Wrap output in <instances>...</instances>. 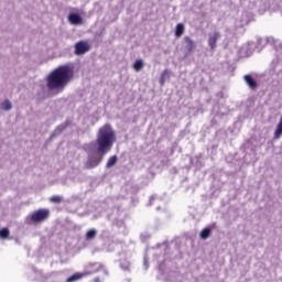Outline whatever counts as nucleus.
Returning a JSON list of instances; mask_svg holds the SVG:
<instances>
[{
  "instance_id": "nucleus-1",
  "label": "nucleus",
  "mask_w": 282,
  "mask_h": 282,
  "mask_svg": "<svg viewBox=\"0 0 282 282\" xmlns=\"http://www.w3.org/2000/svg\"><path fill=\"white\" fill-rule=\"evenodd\" d=\"M116 142V132L109 124L101 127L97 133V139L94 142L84 144L83 149L88 158L85 163V169H96L99 166L105 155L113 149Z\"/></svg>"
},
{
  "instance_id": "nucleus-2",
  "label": "nucleus",
  "mask_w": 282,
  "mask_h": 282,
  "mask_svg": "<svg viewBox=\"0 0 282 282\" xmlns=\"http://www.w3.org/2000/svg\"><path fill=\"white\" fill-rule=\"evenodd\" d=\"M74 78V66L66 64L55 68L47 77L48 91L61 94Z\"/></svg>"
},
{
  "instance_id": "nucleus-3",
  "label": "nucleus",
  "mask_w": 282,
  "mask_h": 282,
  "mask_svg": "<svg viewBox=\"0 0 282 282\" xmlns=\"http://www.w3.org/2000/svg\"><path fill=\"white\" fill-rule=\"evenodd\" d=\"M47 217H50V209H39L31 215V221L39 224L41 221H45Z\"/></svg>"
},
{
  "instance_id": "nucleus-4",
  "label": "nucleus",
  "mask_w": 282,
  "mask_h": 282,
  "mask_svg": "<svg viewBox=\"0 0 282 282\" xmlns=\"http://www.w3.org/2000/svg\"><path fill=\"white\" fill-rule=\"evenodd\" d=\"M89 50H90V46L85 41H80L75 44L76 56H83V54H87V52H89Z\"/></svg>"
},
{
  "instance_id": "nucleus-5",
  "label": "nucleus",
  "mask_w": 282,
  "mask_h": 282,
  "mask_svg": "<svg viewBox=\"0 0 282 282\" xmlns=\"http://www.w3.org/2000/svg\"><path fill=\"white\" fill-rule=\"evenodd\" d=\"M219 39H221V33H219V31H215L208 34L207 43L212 51H215L217 48V41Z\"/></svg>"
},
{
  "instance_id": "nucleus-6",
  "label": "nucleus",
  "mask_w": 282,
  "mask_h": 282,
  "mask_svg": "<svg viewBox=\"0 0 282 282\" xmlns=\"http://www.w3.org/2000/svg\"><path fill=\"white\" fill-rule=\"evenodd\" d=\"M276 45V40L274 37H258L256 47H264V45Z\"/></svg>"
},
{
  "instance_id": "nucleus-7",
  "label": "nucleus",
  "mask_w": 282,
  "mask_h": 282,
  "mask_svg": "<svg viewBox=\"0 0 282 282\" xmlns=\"http://www.w3.org/2000/svg\"><path fill=\"white\" fill-rule=\"evenodd\" d=\"M183 41L185 44V52H187V54H191V52H193L195 47H197L195 41H193V39H191L189 36H185Z\"/></svg>"
},
{
  "instance_id": "nucleus-8",
  "label": "nucleus",
  "mask_w": 282,
  "mask_h": 282,
  "mask_svg": "<svg viewBox=\"0 0 282 282\" xmlns=\"http://www.w3.org/2000/svg\"><path fill=\"white\" fill-rule=\"evenodd\" d=\"M67 127H69V121L57 126L54 132L51 134V139L56 138V135H61Z\"/></svg>"
},
{
  "instance_id": "nucleus-9",
  "label": "nucleus",
  "mask_w": 282,
  "mask_h": 282,
  "mask_svg": "<svg viewBox=\"0 0 282 282\" xmlns=\"http://www.w3.org/2000/svg\"><path fill=\"white\" fill-rule=\"evenodd\" d=\"M68 21L72 25H80L83 23V18L78 13H70L68 15Z\"/></svg>"
},
{
  "instance_id": "nucleus-10",
  "label": "nucleus",
  "mask_w": 282,
  "mask_h": 282,
  "mask_svg": "<svg viewBox=\"0 0 282 282\" xmlns=\"http://www.w3.org/2000/svg\"><path fill=\"white\" fill-rule=\"evenodd\" d=\"M119 265L123 272H131V262L127 258H121Z\"/></svg>"
},
{
  "instance_id": "nucleus-11",
  "label": "nucleus",
  "mask_w": 282,
  "mask_h": 282,
  "mask_svg": "<svg viewBox=\"0 0 282 282\" xmlns=\"http://www.w3.org/2000/svg\"><path fill=\"white\" fill-rule=\"evenodd\" d=\"M171 78V70L165 69L162 72L161 77H160V85L164 87V83Z\"/></svg>"
},
{
  "instance_id": "nucleus-12",
  "label": "nucleus",
  "mask_w": 282,
  "mask_h": 282,
  "mask_svg": "<svg viewBox=\"0 0 282 282\" xmlns=\"http://www.w3.org/2000/svg\"><path fill=\"white\" fill-rule=\"evenodd\" d=\"M245 82L250 87V89H257L258 84H257V80H254V78H252V76L245 75Z\"/></svg>"
},
{
  "instance_id": "nucleus-13",
  "label": "nucleus",
  "mask_w": 282,
  "mask_h": 282,
  "mask_svg": "<svg viewBox=\"0 0 282 282\" xmlns=\"http://www.w3.org/2000/svg\"><path fill=\"white\" fill-rule=\"evenodd\" d=\"M98 237V230L96 229H89L86 235H85V239L86 241H94V239Z\"/></svg>"
},
{
  "instance_id": "nucleus-14",
  "label": "nucleus",
  "mask_w": 282,
  "mask_h": 282,
  "mask_svg": "<svg viewBox=\"0 0 282 282\" xmlns=\"http://www.w3.org/2000/svg\"><path fill=\"white\" fill-rule=\"evenodd\" d=\"M117 163H118V156L112 155L108 159V162L106 164V169H112V166H116Z\"/></svg>"
},
{
  "instance_id": "nucleus-15",
  "label": "nucleus",
  "mask_w": 282,
  "mask_h": 282,
  "mask_svg": "<svg viewBox=\"0 0 282 282\" xmlns=\"http://www.w3.org/2000/svg\"><path fill=\"white\" fill-rule=\"evenodd\" d=\"M184 34V24L178 23L175 28V36L180 39Z\"/></svg>"
},
{
  "instance_id": "nucleus-16",
  "label": "nucleus",
  "mask_w": 282,
  "mask_h": 282,
  "mask_svg": "<svg viewBox=\"0 0 282 282\" xmlns=\"http://www.w3.org/2000/svg\"><path fill=\"white\" fill-rule=\"evenodd\" d=\"M143 67H144V61L142 59H137L133 64V69L135 72H140L141 69H143Z\"/></svg>"
},
{
  "instance_id": "nucleus-17",
  "label": "nucleus",
  "mask_w": 282,
  "mask_h": 282,
  "mask_svg": "<svg viewBox=\"0 0 282 282\" xmlns=\"http://www.w3.org/2000/svg\"><path fill=\"white\" fill-rule=\"evenodd\" d=\"M210 232H212L210 228L203 229L199 235L200 239H204V240L208 239V237H210Z\"/></svg>"
},
{
  "instance_id": "nucleus-18",
  "label": "nucleus",
  "mask_w": 282,
  "mask_h": 282,
  "mask_svg": "<svg viewBox=\"0 0 282 282\" xmlns=\"http://www.w3.org/2000/svg\"><path fill=\"white\" fill-rule=\"evenodd\" d=\"M0 107L3 111H10V109H12V102H10V100H6Z\"/></svg>"
},
{
  "instance_id": "nucleus-19",
  "label": "nucleus",
  "mask_w": 282,
  "mask_h": 282,
  "mask_svg": "<svg viewBox=\"0 0 282 282\" xmlns=\"http://www.w3.org/2000/svg\"><path fill=\"white\" fill-rule=\"evenodd\" d=\"M10 237V229L2 228L0 229V239H8Z\"/></svg>"
},
{
  "instance_id": "nucleus-20",
  "label": "nucleus",
  "mask_w": 282,
  "mask_h": 282,
  "mask_svg": "<svg viewBox=\"0 0 282 282\" xmlns=\"http://www.w3.org/2000/svg\"><path fill=\"white\" fill-rule=\"evenodd\" d=\"M50 202H52L53 204H61V202H63V197H61V196H52L50 198Z\"/></svg>"
},
{
  "instance_id": "nucleus-21",
  "label": "nucleus",
  "mask_w": 282,
  "mask_h": 282,
  "mask_svg": "<svg viewBox=\"0 0 282 282\" xmlns=\"http://www.w3.org/2000/svg\"><path fill=\"white\" fill-rule=\"evenodd\" d=\"M155 199H160L158 196L153 195L150 197V203H149V206H152L153 205V202H155Z\"/></svg>"
},
{
  "instance_id": "nucleus-22",
  "label": "nucleus",
  "mask_w": 282,
  "mask_h": 282,
  "mask_svg": "<svg viewBox=\"0 0 282 282\" xmlns=\"http://www.w3.org/2000/svg\"><path fill=\"white\" fill-rule=\"evenodd\" d=\"M143 265H144L145 270H149V261L147 260V258H144Z\"/></svg>"
},
{
  "instance_id": "nucleus-23",
  "label": "nucleus",
  "mask_w": 282,
  "mask_h": 282,
  "mask_svg": "<svg viewBox=\"0 0 282 282\" xmlns=\"http://www.w3.org/2000/svg\"><path fill=\"white\" fill-rule=\"evenodd\" d=\"M94 282H100V278H95Z\"/></svg>"
}]
</instances>
